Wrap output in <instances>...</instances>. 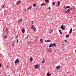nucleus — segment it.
I'll use <instances>...</instances> for the list:
<instances>
[{"mask_svg":"<svg viewBox=\"0 0 76 76\" xmlns=\"http://www.w3.org/2000/svg\"><path fill=\"white\" fill-rule=\"evenodd\" d=\"M17 42L18 43V39H17Z\"/></svg>","mask_w":76,"mask_h":76,"instance_id":"nucleus-39","label":"nucleus"},{"mask_svg":"<svg viewBox=\"0 0 76 76\" xmlns=\"http://www.w3.org/2000/svg\"><path fill=\"white\" fill-rule=\"evenodd\" d=\"M47 51L48 52H49V53L52 52V49L51 48H48L47 49Z\"/></svg>","mask_w":76,"mask_h":76,"instance_id":"nucleus-3","label":"nucleus"},{"mask_svg":"<svg viewBox=\"0 0 76 76\" xmlns=\"http://www.w3.org/2000/svg\"><path fill=\"white\" fill-rule=\"evenodd\" d=\"M66 38H69V36L68 34H67L66 36Z\"/></svg>","mask_w":76,"mask_h":76,"instance_id":"nucleus-26","label":"nucleus"},{"mask_svg":"<svg viewBox=\"0 0 76 76\" xmlns=\"http://www.w3.org/2000/svg\"><path fill=\"white\" fill-rule=\"evenodd\" d=\"M23 20L22 19H20V20H19L18 21V22H22V21Z\"/></svg>","mask_w":76,"mask_h":76,"instance_id":"nucleus-22","label":"nucleus"},{"mask_svg":"<svg viewBox=\"0 0 76 76\" xmlns=\"http://www.w3.org/2000/svg\"><path fill=\"white\" fill-rule=\"evenodd\" d=\"M47 75H48V76H51V74H50L49 72H48L47 73Z\"/></svg>","mask_w":76,"mask_h":76,"instance_id":"nucleus-17","label":"nucleus"},{"mask_svg":"<svg viewBox=\"0 0 76 76\" xmlns=\"http://www.w3.org/2000/svg\"><path fill=\"white\" fill-rule=\"evenodd\" d=\"M12 46H14V44H13V43H12Z\"/></svg>","mask_w":76,"mask_h":76,"instance_id":"nucleus-41","label":"nucleus"},{"mask_svg":"<svg viewBox=\"0 0 76 76\" xmlns=\"http://www.w3.org/2000/svg\"><path fill=\"white\" fill-rule=\"evenodd\" d=\"M30 61H33V58L31 57H30Z\"/></svg>","mask_w":76,"mask_h":76,"instance_id":"nucleus-12","label":"nucleus"},{"mask_svg":"<svg viewBox=\"0 0 76 76\" xmlns=\"http://www.w3.org/2000/svg\"><path fill=\"white\" fill-rule=\"evenodd\" d=\"M42 63H45V61L44 60L42 61Z\"/></svg>","mask_w":76,"mask_h":76,"instance_id":"nucleus-33","label":"nucleus"},{"mask_svg":"<svg viewBox=\"0 0 76 76\" xmlns=\"http://www.w3.org/2000/svg\"><path fill=\"white\" fill-rule=\"evenodd\" d=\"M29 37V35H28L27 36V37H26V39H28V37Z\"/></svg>","mask_w":76,"mask_h":76,"instance_id":"nucleus-32","label":"nucleus"},{"mask_svg":"<svg viewBox=\"0 0 76 76\" xmlns=\"http://www.w3.org/2000/svg\"><path fill=\"white\" fill-rule=\"evenodd\" d=\"M59 32H60V34H62V33L61 32V30H59Z\"/></svg>","mask_w":76,"mask_h":76,"instance_id":"nucleus-20","label":"nucleus"},{"mask_svg":"<svg viewBox=\"0 0 76 76\" xmlns=\"http://www.w3.org/2000/svg\"><path fill=\"white\" fill-rule=\"evenodd\" d=\"M53 29L50 30V31H49L50 34H51V33H53Z\"/></svg>","mask_w":76,"mask_h":76,"instance_id":"nucleus-21","label":"nucleus"},{"mask_svg":"<svg viewBox=\"0 0 76 76\" xmlns=\"http://www.w3.org/2000/svg\"><path fill=\"white\" fill-rule=\"evenodd\" d=\"M32 8V7L30 6V7L28 8V9H27V10H29V9H31Z\"/></svg>","mask_w":76,"mask_h":76,"instance_id":"nucleus-25","label":"nucleus"},{"mask_svg":"<svg viewBox=\"0 0 76 76\" xmlns=\"http://www.w3.org/2000/svg\"><path fill=\"white\" fill-rule=\"evenodd\" d=\"M18 69L19 70V69Z\"/></svg>","mask_w":76,"mask_h":76,"instance_id":"nucleus-45","label":"nucleus"},{"mask_svg":"<svg viewBox=\"0 0 76 76\" xmlns=\"http://www.w3.org/2000/svg\"><path fill=\"white\" fill-rule=\"evenodd\" d=\"M49 47H53V44L51 43L49 46Z\"/></svg>","mask_w":76,"mask_h":76,"instance_id":"nucleus-19","label":"nucleus"},{"mask_svg":"<svg viewBox=\"0 0 76 76\" xmlns=\"http://www.w3.org/2000/svg\"><path fill=\"white\" fill-rule=\"evenodd\" d=\"M22 33H24L25 32V30L23 29H22Z\"/></svg>","mask_w":76,"mask_h":76,"instance_id":"nucleus-18","label":"nucleus"},{"mask_svg":"<svg viewBox=\"0 0 76 76\" xmlns=\"http://www.w3.org/2000/svg\"><path fill=\"white\" fill-rule=\"evenodd\" d=\"M6 33H7V34H8V33L9 32V30H8L7 28H6Z\"/></svg>","mask_w":76,"mask_h":76,"instance_id":"nucleus-11","label":"nucleus"},{"mask_svg":"<svg viewBox=\"0 0 76 76\" xmlns=\"http://www.w3.org/2000/svg\"><path fill=\"white\" fill-rule=\"evenodd\" d=\"M20 3V1H18L17 2V4L18 5H19V4Z\"/></svg>","mask_w":76,"mask_h":76,"instance_id":"nucleus-10","label":"nucleus"},{"mask_svg":"<svg viewBox=\"0 0 76 76\" xmlns=\"http://www.w3.org/2000/svg\"><path fill=\"white\" fill-rule=\"evenodd\" d=\"M34 67L35 69H38L39 68V64H37V65H35Z\"/></svg>","mask_w":76,"mask_h":76,"instance_id":"nucleus-4","label":"nucleus"},{"mask_svg":"<svg viewBox=\"0 0 76 76\" xmlns=\"http://www.w3.org/2000/svg\"><path fill=\"white\" fill-rule=\"evenodd\" d=\"M31 29H33V31L35 32H37V29L35 28V26L33 25H32L31 26Z\"/></svg>","mask_w":76,"mask_h":76,"instance_id":"nucleus-1","label":"nucleus"},{"mask_svg":"<svg viewBox=\"0 0 76 76\" xmlns=\"http://www.w3.org/2000/svg\"><path fill=\"white\" fill-rule=\"evenodd\" d=\"M33 5L34 7H35V6H36V4H33Z\"/></svg>","mask_w":76,"mask_h":76,"instance_id":"nucleus-31","label":"nucleus"},{"mask_svg":"<svg viewBox=\"0 0 76 76\" xmlns=\"http://www.w3.org/2000/svg\"><path fill=\"white\" fill-rule=\"evenodd\" d=\"M40 41L41 42V43H42V42H43V39H40Z\"/></svg>","mask_w":76,"mask_h":76,"instance_id":"nucleus-13","label":"nucleus"},{"mask_svg":"<svg viewBox=\"0 0 76 76\" xmlns=\"http://www.w3.org/2000/svg\"><path fill=\"white\" fill-rule=\"evenodd\" d=\"M52 46L53 47H56V43H53V44Z\"/></svg>","mask_w":76,"mask_h":76,"instance_id":"nucleus-15","label":"nucleus"},{"mask_svg":"<svg viewBox=\"0 0 76 76\" xmlns=\"http://www.w3.org/2000/svg\"><path fill=\"white\" fill-rule=\"evenodd\" d=\"M64 41H65V42H67V41L66 40H64Z\"/></svg>","mask_w":76,"mask_h":76,"instance_id":"nucleus-37","label":"nucleus"},{"mask_svg":"<svg viewBox=\"0 0 76 76\" xmlns=\"http://www.w3.org/2000/svg\"><path fill=\"white\" fill-rule=\"evenodd\" d=\"M7 36L5 35L4 36V38H7Z\"/></svg>","mask_w":76,"mask_h":76,"instance_id":"nucleus-30","label":"nucleus"},{"mask_svg":"<svg viewBox=\"0 0 76 76\" xmlns=\"http://www.w3.org/2000/svg\"><path fill=\"white\" fill-rule=\"evenodd\" d=\"M56 68L57 69H60V66H58L56 67Z\"/></svg>","mask_w":76,"mask_h":76,"instance_id":"nucleus-16","label":"nucleus"},{"mask_svg":"<svg viewBox=\"0 0 76 76\" xmlns=\"http://www.w3.org/2000/svg\"><path fill=\"white\" fill-rule=\"evenodd\" d=\"M16 38H18V36L17 35L16 36Z\"/></svg>","mask_w":76,"mask_h":76,"instance_id":"nucleus-38","label":"nucleus"},{"mask_svg":"<svg viewBox=\"0 0 76 76\" xmlns=\"http://www.w3.org/2000/svg\"><path fill=\"white\" fill-rule=\"evenodd\" d=\"M43 60H44V59L43 58Z\"/></svg>","mask_w":76,"mask_h":76,"instance_id":"nucleus-44","label":"nucleus"},{"mask_svg":"<svg viewBox=\"0 0 76 76\" xmlns=\"http://www.w3.org/2000/svg\"><path fill=\"white\" fill-rule=\"evenodd\" d=\"M1 7L2 9H4V5H2Z\"/></svg>","mask_w":76,"mask_h":76,"instance_id":"nucleus-27","label":"nucleus"},{"mask_svg":"<svg viewBox=\"0 0 76 76\" xmlns=\"http://www.w3.org/2000/svg\"><path fill=\"white\" fill-rule=\"evenodd\" d=\"M68 10H72V8H70Z\"/></svg>","mask_w":76,"mask_h":76,"instance_id":"nucleus-34","label":"nucleus"},{"mask_svg":"<svg viewBox=\"0 0 76 76\" xmlns=\"http://www.w3.org/2000/svg\"><path fill=\"white\" fill-rule=\"evenodd\" d=\"M72 31H73V30H72V28H71L69 32V34H72Z\"/></svg>","mask_w":76,"mask_h":76,"instance_id":"nucleus-9","label":"nucleus"},{"mask_svg":"<svg viewBox=\"0 0 76 76\" xmlns=\"http://www.w3.org/2000/svg\"><path fill=\"white\" fill-rule=\"evenodd\" d=\"M31 42V41H30L28 42V44H30Z\"/></svg>","mask_w":76,"mask_h":76,"instance_id":"nucleus-35","label":"nucleus"},{"mask_svg":"<svg viewBox=\"0 0 76 76\" xmlns=\"http://www.w3.org/2000/svg\"><path fill=\"white\" fill-rule=\"evenodd\" d=\"M70 10H67V11H65V13H70V12H69V11H70Z\"/></svg>","mask_w":76,"mask_h":76,"instance_id":"nucleus-8","label":"nucleus"},{"mask_svg":"<svg viewBox=\"0 0 76 76\" xmlns=\"http://www.w3.org/2000/svg\"><path fill=\"white\" fill-rule=\"evenodd\" d=\"M45 4H45V3H43L41 4V6H44L45 5Z\"/></svg>","mask_w":76,"mask_h":76,"instance_id":"nucleus-23","label":"nucleus"},{"mask_svg":"<svg viewBox=\"0 0 76 76\" xmlns=\"http://www.w3.org/2000/svg\"><path fill=\"white\" fill-rule=\"evenodd\" d=\"M60 28L61 29H62V30H65L66 29V27H65V26H64V25L63 24H62L61 26L60 27Z\"/></svg>","mask_w":76,"mask_h":76,"instance_id":"nucleus-2","label":"nucleus"},{"mask_svg":"<svg viewBox=\"0 0 76 76\" xmlns=\"http://www.w3.org/2000/svg\"><path fill=\"white\" fill-rule=\"evenodd\" d=\"M45 42H51V41L50 39L47 40V41L46 40H45Z\"/></svg>","mask_w":76,"mask_h":76,"instance_id":"nucleus-6","label":"nucleus"},{"mask_svg":"<svg viewBox=\"0 0 76 76\" xmlns=\"http://www.w3.org/2000/svg\"><path fill=\"white\" fill-rule=\"evenodd\" d=\"M72 9H73V10H75V7H72Z\"/></svg>","mask_w":76,"mask_h":76,"instance_id":"nucleus-28","label":"nucleus"},{"mask_svg":"<svg viewBox=\"0 0 76 76\" xmlns=\"http://www.w3.org/2000/svg\"><path fill=\"white\" fill-rule=\"evenodd\" d=\"M19 60L18 59H17L15 61L14 63H15V64H16V63H18L19 62Z\"/></svg>","mask_w":76,"mask_h":76,"instance_id":"nucleus-5","label":"nucleus"},{"mask_svg":"<svg viewBox=\"0 0 76 76\" xmlns=\"http://www.w3.org/2000/svg\"><path fill=\"white\" fill-rule=\"evenodd\" d=\"M8 76H10V75H8Z\"/></svg>","mask_w":76,"mask_h":76,"instance_id":"nucleus-43","label":"nucleus"},{"mask_svg":"<svg viewBox=\"0 0 76 76\" xmlns=\"http://www.w3.org/2000/svg\"><path fill=\"white\" fill-rule=\"evenodd\" d=\"M53 4V6H54V5H55V4H56V2H53L52 3Z\"/></svg>","mask_w":76,"mask_h":76,"instance_id":"nucleus-24","label":"nucleus"},{"mask_svg":"<svg viewBox=\"0 0 76 76\" xmlns=\"http://www.w3.org/2000/svg\"><path fill=\"white\" fill-rule=\"evenodd\" d=\"M45 2H46V3H48V1H49L48 0H45Z\"/></svg>","mask_w":76,"mask_h":76,"instance_id":"nucleus-29","label":"nucleus"},{"mask_svg":"<svg viewBox=\"0 0 76 76\" xmlns=\"http://www.w3.org/2000/svg\"><path fill=\"white\" fill-rule=\"evenodd\" d=\"M34 22V21H31V23H33Z\"/></svg>","mask_w":76,"mask_h":76,"instance_id":"nucleus-42","label":"nucleus"},{"mask_svg":"<svg viewBox=\"0 0 76 76\" xmlns=\"http://www.w3.org/2000/svg\"><path fill=\"white\" fill-rule=\"evenodd\" d=\"M1 66H2V65H1V64H0V67H1Z\"/></svg>","mask_w":76,"mask_h":76,"instance_id":"nucleus-36","label":"nucleus"},{"mask_svg":"<svg viewBox=\"0 0 76 76\" xmlns=\"http://www.w3.org/2000/svg\"><path fill=\"white\" fill-rule=\"evenodd\" d=\"M60 1H59L58 2V7H59V6L60 5Z\"/></svg>","mask_w":76,"mask_h":76,"instance_id":"nucleus-14","label":"nucleus"},{"mask_svg":"<svg viewBox=\"0 0 76 76\" xmlns=\"http://www.w3.org/2000/svg\"><path fill=\"white\" fill-rule=\"evenodd\" d=\"M49 10H50V9H51V8H50V7H49Z\"/></svg>","mask_w":76,"mask_h":76,"instance_id":"nucleus-40","label":"nucleus"},{"mask_svg":"<svg viewBox=\"0 0 76 76\" xmlns=\"http://www.w3.org/2000/svg\"><path fill=\"white\" fill-rule=\"evenodd\" d=\"M70 6H68L67 7L64 6V9H69V8H70Z\"/></svg>","mask_w":76,"mask_h":76,"instance_id":"nucleus-7","label":"nucleus"}]
</instances>
